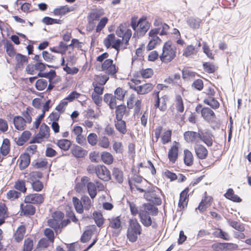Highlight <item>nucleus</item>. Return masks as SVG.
<instances>
[{
    "label": "nucleus",
    "mask_w": 251,
    "mask_h": 251,
    "mask_svg": "<svg viewBox=\"0 0 251 251\" xmlns=\"http://www.w3.org/2000/svg\"><path fill=\"white\" fill-rule=\"evenodd\" d=\"M33 246V240L30 238H27L24 241L23 251H31Z\"/></svg>",
    "instance_id": "54"
},
{
    "label": "nucleus",
    "mask_w": 251,
    "mask_h": 251,
    "mask_svg": "<svg viewBox=\"0 0 251 251\" xmlns=\"http://www.w3.org/2000/svg\"><path fill=\"white\" fill-rule=\"evenodd\" d=\"M56 144L62 150L64 151H68L71 146V142L67 139H61L57 141Z\"/></svg>",
    "instance_id": "33"
},
{
    "label": "nucleus",
    "mask_w": 251,
    "mask_h": 251,
    "mask_svg": "<svg viewBox=\"0 0 251 251\" xmlns=\"http://www.w3.org/2000/svg\"><path fill=\"white\" fill-rule=\"evenodd\" d=\"M16 61L15 68L16 69H22L24 64L28 62V57L21 53H17L15 56Z\"/></svg>",
    "instance_id": "17"
},
{
    "label": "nucleus",
    "mask_w": 251,
    "mask_h": 251,
    "mask_svg": "<svg viewBox=\"0 0 251 251\" xmlns=\"http://www.w3.org/2000/svg\"><path fill=\"white\" fill-rule=\"evenodd\" d=\"M6 50L8 55L10 57H13L16 54L13 46L10 43H6Z\"/></svg>",
    "instance_id": "62"
},
{
    "label": "nucleus",
    "mask_w": 251,
    "mask_h": 251,
    "mask_svg": "<svg viewBox=\"0 0 251 251\" xmlns=\"http://www.w3.org/2000/svg\"><path fill=\"white\" fill-rule=\"evenodd\" d=\"M108 19L107 17L102 18L96 26V32L100 33L101 30L108 23Z\"/></svg>",
    "instance_id": "47"
},
{
    "label": "nucleus",
    "mask_w": 251,
    "mask_h": 251,
    "mask_svg": "<svg viewBox=\"0 0 251 251\" xmlns=\"http://www.w3.org/2000/svg\"><path fill=\"white\" fill-rule=\"evenodd\" d=\"M31 185L33 190L37 192L41 191L43 188V184L39 180L32 179Z\"/></svg>",
    "instance_id": "49"
},
{
    "label": "nucleus",
    "mask_w": 251,
    "mask_h": 251,
    "mask_svg": "<svg viewBox=\"0 0 251 251\" xmlns=\"http://www.w3.org/2000/svg\"><path fill=\"white\" fill-rule=\"evenodd\" d=\"M195 151L196 154L199 159H204L207 157L208 151L203 146L196 144L195 146Z\"/></svg>",
    "instance_id": "15"
},
{
    "label": "nucleus",
    "mask_w": 251,
    "mask_h": 251,
    "mask_svg": "<svg viewBox=\"0 0 251 251\" xmlns=\"http://www.w3.org/2000/svg\"><path fill=\"white\" fill-rule=\"evenodd\" d=\"M21 195V193L14 190L9 191L7 193V198L8 199L14 200L18 199Z\"/></svg>",
    "instance_id": "56"
},
{
    "label": "nucleus",
    "mask_w": 251,
    "mask_h": 251,
    "mask_svg": "<svg viewBox=\"0 0 251 251\" xmlns=\"http://www.w3.org/2000/svg\"><path fill=\"white\" fill-rule=\"evenodd\" d=\"M204 102L209 105L212 108L217 109L219 106V103L215 99L210 97L204 100Z\"/></svg>",
    "instance_id": "44"
},
{
    "label": "nucleus",
    "mask_w": 251,
    "mask_h": 251,
    "mask_svg": "<svg viewBox=\"0 0 251 251\" xmlns=\"http://www.w3.org/2000/svg\"><path fill=\"white\" fill-rule=\"evenodd\" d=\"M91 234L92 232L91 230H87L85 231L81 237V242L83 243L88 242L91 238Z\"/></svg>",
    "instance_id": "63"
},
{
    "label": "nucleus",
    "mask_w": 251,
    "mask_h": 251,
    "mask_svg": "<svg viewBox=\"0 0 251 251\" xmlns=\"http://www.w3.org/2000/svg\"><path fill=\"white\" fill-rule=\"evenodd\" d=\"M197 50L195 47L193 45H189L184 50L183 52V55L188 57H190L192 55H195L196 54Z\"/></svg>",
    "instance_id": "39"
},
{
    "label": "nucleus",
    "mask_w": 251,
    "mask_h": 251,
    "mask_svg": "<svg viewBox=\"0 0 251 251\" xmlns=\"http://www.w3.org/2000/svg\"><path fill=\"white\" fill-rule=\"evenodd\" d=\"M100 111H99V112L96 111V112L95 111H87V112L85 116V117L88 119H96L100 117Z\"/></svg>",
    "instance_id": "59"
},
{
    "label": "nucleus",
    "mask_w": 251,
    "mask_h": 251,
    "mask_svg": "<svg viewBox=\"0 0 251 251\" xmlns=\"http://www.w3.org/2000/svg\"><path fill=\"white\" fill-rule=\"evenodd\" d=\"M153 85L151 83H146L140 85L138 88L139 94L144 95L150 92L153 89Z\"/></svg>",
    "instance_id": "37"
},
{
    "label": "nucleus",
    "mask_w": 251,
    "mask_h": 251,
    "mask_svg": "<svg viewBox=\"0 0 251 251\" xmlns=\"http://www.w3.org/2000/svg\"><path fill=\"white\" fill-rule=\"evenodd\" d=\"M98 136L94 133H90L87 137V140L91 146H95L97 143Z\"/></svg>",
    "instance_id": "60"
},
{
    "label": "nucleus",
    "mask_w": 251,
    "mask_h": 251,
    "mask_svg": "<svg viewBox=\"0 0 251 251\" xmlns=\"http://www.w3.org/2000/svg\"><path fill=\"white\" fill-rule=\"evenodd\" d=\"M47 66L49 68H55L53 66L47 65L42 63V62H36L34 64V68L35 69V70L38 71L41 73L45 70Z\"/></svg>",
    "instance_id": "55"
},
{
    "label": "nucleus",
    "mask_w": 251,
    "mask_h": 251,
    "mask_svg": "<svg viewBox=\"0 0 251 251\" xmlns=\"http://www.w3.org/2000/svg\"><path fill=\"white\" fill-rule=\"evenodd\" d=\"M62 22V21L61 20L52 19L49 17H45L42 19V22L47 25H50L54 24H61Z\"/></svg>",
    "instance_id": "48"
},
{
    "label": "nucleus",
    "mask_w": 251,
    "mask_h": 251,
    "mask_svg": "<svg viewBox=\"0 0 251 251\" xmlns=\"http://www.w3.org/2000/svg\"><path fill=\"white\" fill-rule=\"evenodd\" d=\"M25 232V227L24 226L22 225L20 226L17 230L16 231L15 234H14V238L15 240L18 242H21L24 236V235Z\"/></svg>",
    "instance_id": "30"
},
{
    "label": "nucleus",
    "mask_w": 251,
    "mask_h": 251,
    "mask_svg": "<svg viewBox=\"0 0 251 251\" xmlns=\"http://www.w3.org/2000/svg\"><path fill=\"white\" fill-rule=\"evenodd\" d=\"M102 15L103 13L100 10L97 9L93 10L89 13L87 16V21L95 23V21H98Z\"/></svg>",
    "instance_id": "22"
},
{
    "label": "nucleus",
    "mask_w": 251,
    "mask_h": 251,
    "mask_svg": "<svg viewBox=\"0 0 251 251\" xmlns=\"http://www.w3.org/2000/svg\"><path fill=\"white\" fill-rule=\"evenodd\" d=\"M88 193L91 199H93L97 195V189L95 184L93 182H88L87 185Z\"/></svg>",
    "instance_id": "41"
},
{
    "label": "nucleus",
    "mask_w": 251,
    "mask_h": 251,
    "mask_svg": "<svg viewBox=\"0 0 251 251\" xmlns=\"http://www.w3.org/2000/svg\"><path fill=\"white\" fill-rule=\"evenodd\" d=\"M176 110H184L183 100L180 95H176L174 103Z\"/></svg>",
    "instance_id": "51"
},
{
    "label": "nucleus",
    "mask_w": 251,
    "mask_h": 251,
    "mask_svg": "<svg viewBox=\"0 0 251 251\" xmlns=\"http://www.w3.org/2000/svg\"><path fill=\"white\" fill-rule=\"evenodd\" d=\"M14 188L24 193L26 192L27 190L25 187V181L23 180H18L16 181L14 185Z\"/></svg>",
    "instance_id": "43"
},
{
    "label": "nucleus",
    "mask_w": 251,
    "mask_h": 251,
    "mask_svg": "<svg viewBox=\"0 0 251 251\" xmlns=\"http://www.w3.org/2000/svg\"><path fill=\"white\" fill-rule=\"evenodd\" d=\"M178 148L176 146H173L168 152V158L170 162L175 163L178 157Z\"/></svg>",
    "instance_id": "26"
},
{
    "label": "nucleus",
    "mask_w": 251,
    "mask_h": 251,
    "mask_svg": "<svg viewBox=\"0 0 251 251\" xmlns=\"http://www.w3.org/2000/svg\"><path fill=\"white\" fill-rule=\"evenodd\" d=\"M103 100L111 109L116 108V110H125L126 109V106L119 102L116 96L112 94H105L104 95Z\"/></svg>",
    "instance_id": "4"
},
{
    "label": "nucleus",
    "mask_w": 251,
    "mask_h": 251,
    "mask_svg": "<svg viewBox=\"0 0 251 251\" xmlns=\"http://www.w3.org/2000/svg\"><path fill=\"white\" fill-rule=\"evenodd\" d=\"M158 213V209L157 207L149 203L143 204L139 210V214L151 215L153 216H156Z\"/></svg>",
    "instance_id": "6"
},
{
    "label": "nucleus",
    "mask_w": 251,
    "mask_h": 251,
    "mask_svg": "<svg viewBox=\"0 0 251 251\" xmlns=\"http://www.w3.org/2000/svg\"><path fill=\"white\" fill-rule=\"evenodd\" d=\"M189 188L187 187L183 190L180 194L179 200L178 202V206L180 208H184L185 206L187 205L188 202Z\"/></svg>",
    "instance_id": "14"
},
{
    "label": "nucleus",
    "mask_w": 251,
    "mask_h": 251,
    "mask_svg": "<svg viewBox=\"0 0 251 251\" xmlns=\"http://www.w3.org/2000/svg\"><path fill=\"white\" fill-rule=\"evenodd\" d=\"M20 206L24 215H33L35 213V207L29 203L24 206L23 204H21Z\"/></svg>",
    "instance_id": "20"
},
{
    "label": "nucleus",
    "mask_w": 251,
    "mask_h": 251,
    "mask_svg": "<svg viewBox=\"0 0 251 251\" xmlns=\"http://www.w3.org/2000/svg\"><path fill=\"white\" fill-rule=\"evenodd\" d=\"M81 201L84 208L88 210L92 206V201L90 198L87 196H83L81 197Z\"/></svg>",
    "instance_id": "50"
},
{
    "label": "nucleus",
    "mask_w": 251,
    "mask_h": 251,
    "mask_svg": "<svg viewBox=\"0 0 251 251\" xmlns=\"http://www.w3.org/2000/svg\"><path fill=\"white\" fill-rule=\"evenodd\" d=\"M126 91L120 87L117 88L114 91V94L117 100L121 101L123 100L125 95Z\"/></svg>",
    "instance_id": "52"
},
{
    "label": "nucleus",
    "mask_w": 251,
    "mask_h": 251,
    "mask_svg": "<svg viewBox=\"0 0 251 251\" xmlns=\"http://www.w3.org/2000/svg\"><path fill=\"white\" fill-rule=\"evenodd\" d=\"M158 191H157L156 192L150 193V195H148V196H150L149 197L144 198L147 201L152 202L153 204L157 205H159L162 203V200L159 196L156 194Z\"/></svg>",
    "instance_id": "28"
},
{
    "label": "nucleus",
    "mask_w": 251,
    "mask_h": 251,
    "mask_svg": "<svg viewBox=\"0 0 251 251\" xmlns=\"http://www.w3.org/2000/svg\"><path fill=\"white\" fill-rule=\"evenodd\" d=\"M45 236L50 240V243H53L54 240V234L53 230L50 228H46L44 231Z\"/></svg>",
    "instance_id": "61"
},
{
    "label": "nucleus",
    "mask_w": 251,
    "mask_h": 251,
    "mask_svg": "<svg viewBox=\"0 0 251 251\" xmlns=\"http://www.w3.org/2000/svg\"><path fill=\"white\" fill-rule=\"evenodd\" d=\"M43 195L40 194H31L26 196L25 199V202L27 203L40 204L44 202Z\"/></svg>",
    "instance_id": "8"
},
{
    "label": "nucleus",
    "mask_w": 251,
    "mask_h": 251,
    "mask_svg": "<svg viewBox=\"0 0 251 251\" xmlns=\"http://www.w3.org/2000/svg\"><path fill=\"white\" fill-rule=\"evenodd\" d=\"M73 202L76 211L81 214L83 212V206L81 200L80 201L77 198L74 197L73 198Z\"/></svg>",
    "instance_id": "35"
},
{
    "label": "nucleus",
    "mask_w": 251,
    "mask_h": 251,
    "mask_svg": "<svg viewBox=\"0 0 251 251\" xmlns=\"http://www.w3.org/2000/svg\"><path fill=\"white\" fill-rule=\"evenodd\" d=\"M227 223L230 226L240 232H243L245 230V227L243 224L237 221H232L230 219L227 220Z\"/></svg>",
    "instance_id": "36"
},
{
    "label": "nucleus",
    "mask_w": 251,
    "mask_h": 251,
    "mask_svg": "<svg viewBox=\"0 0 251 251\" xmlns=\"http://www.w3.org/2000/svg\"><path fill=\"white\" fill-rule=\"evenodd\" d=\"M159 93V91H156L154 92L153 94L155 100L154 107L155 108H158L159 110H165L167 108L166 102L168 100V97L165 95L160 98Z\"/></svg>",
    "instance_id": "7"
},
{
    "label": "nucleus",
    "mask_w": 251,
    "mask_h": 251,
    "mask_svg": "<svg viewBox=\"0 0 251 251\" xmlns=\"http://www.w3.org/2000/svg\"><path fill=\"white\" fill-rule=\"evenodd\" d=\"M97 176L100 179L107 181L111 179L110 173L104 165L97 166Z\"/></svg>",
    "instance_id": "9"
},
{
    "label": "nucleus",
    "mask_w": 251,
    "mask_h": 251,
    "mask_svg": "<svg viewBox=\"0 0 251 251\" xmlns=\"http://www.w3.org/2000/svg\"><path fill=\"white\" fill-rule=\"evenodd\" d=\"M200 133L195 131H187L184 133V140L187 143H195L198 144L200 142Z\"/></svg>",
    "instance_id": "10"
},
{
    "label": "nucleus",
    "mask_w": 251,
    "mask_h": 251,
    "mask_svg": "<svg viewBox=\"0 0 251 251\" xmlns=\"http://www.w3.org/2000/svg\"><path fill=\"white\" fill-rule=\"evenodd\" d=\"M109 221V226L113 229H121L122 222L120 216L112 217L108 219Z\"/></svg>",
    "instance_id": "25"
},
{
    "label": "nucleus",
    "mask_w": 251,
    "mask_h": 251,
    "mask_svg": "<svg viewBox=\"0 0 251 251\" xmlns=\"http://www.w3.org/2000/svg\"><path fill=\"white\" fill-rule=\"evenodd\" d=\"M184 162L187 166H191L193 164L194 157L192 152L187 149L184 151Z\"/></svg>",
    "instance_id": "27"
},
{
    "label": "nucleus",
    "mask_w": 251,
    "mask_h": 251,
    "mask_svg": "<svg viewBox=\"0 0 251 251\" xmlns=\"http://www.w3.org/2000/svg\"><path fill=\"white\" fill-rule=\"evenodd\" d=\"M203 67L204 71L208 73H213L216 70V68L213 64L207 62L203 63Z\"/></svg>",
    "instance_id": "58"
},
{
    "label": "nucleus",
    "mask_w": 251,
    "mask_h": 251,
    "mask_svg": "<svg viewBox=\"0 0 251 251\" xmlns=\"http://www.w3.org/2000/svg\"><path fill=\"white\" fill-rule=\"evenodd\" d=\"M50 127L45 123L41 125L39 134L44 138H48L49 137Z\"/></svg>",
    "instance_id": "40"
},
{
    "label": "nucleus",
    "mask_w": 251,
    "mask_h": 251,
    "mask_svg": "<svg viewBox=\"0 0 251 251\" xmlns=\"http://www.w3.org/2000/svg\"><path fill=\"white\" fill-rule=\"evenodd\" d=\"M75 9V8L74 6H62L55 8L53 10V13L56 16H62L67 13L74 11Z\"/></svg>",
    "instance_id": "18"
},
{
    "label": "nucleus",
    "mask_w": 251,
    "mask_h": 251,
    "mask_svg": "<svg viewBox=\"0 0 251 251\" xmlns=\"http://www.w3.org/2000/svg\"><path fill=\"white\" fill-rule=\"evenodd\" d=\"M137 25H139L137 32L140 36L145 35L150 27L149 23L146 21V19L143 18H141L139 20Z\"/></svg>",
    "instance_id": "13"
},
{
    "label": "nucleus",
    "mask_w": 251,
    "mask_h": 251,
    "mask_svg": "<svg viewBox=\"0 0 251 251\" xmlns=\"http://www.w3.org/2000/svg\"><path fill=\"white\" fill-rule=\"evenodd\" d=\"M186 23L190 28L196 29L200 27L201 20L198 18L190 17L187 19Z\"/></svg>",
    "instance_id": "23"
},
{
    "label": "nucleus",
    "mask_w": 251,
    "mask_h": 251,
    "mask_svg": "<svg viewBox=\"0 0 251 251\" xmlns=\"http://www.w3.org/2000/svg\"><path fill=\"white\" fill-rule=\"evenodd\" d=\"M73 155L76 158H83L87 154V151L79 146L74 145L71 149Z\"/></svg>",
    "instance_id": "16"
},
{
    "label": "nucleus",
    "mask_w": 251,
    "mask_h": 251,
    "mask_svg": "<svg viewBox=\"0 0 251 251\" xmlns=\"http://www.w3.org/2000/svg\"><path fill=\"white\" fill-rule=\"evenodd\" d=\"M49 226L55 230L60 228L61 225L59 224V222L54 219H49L48 221Z\"/></svg>",
    "instance_id": "64"
},
{
    "label": "nucleus",
    "mask_w": 251,
    "mask_h": 251,
    "mask_svg": "<svg viewBox=\"0 0 251 251\" xmlns=\"http://www.w3.org/2000/svg\"><path fill=\"white\" fill-rule=\"evenodd\" d=\"M151 215L143 214H139L141 222L145 226L149 227L151 226L152 228L156 229L158 225L155 222L152 221Z\"/></svg>",
    "instance_id": "11"
},
{
    "label": "nucleus",
    "mask_w": 251,
    "mask_h": 251,
    "mask_svg": "<svg viewBox=\"0 0 251 251\" xmlns=\"http://www.w3.org/2000/svg\"><path fill=\"white\" fill-rule=\"evenodd\" d=\"M201 112V116L208 122H213L215 120V115L213 111H196Z\"/></svg>",
    "instance_id": "32"
},
{
    "label": "nucleus",
    "mask_w": 251,
    "mask_h": 251,
    "mask_svg": "<svg viewBox=\"0 0 251 251\" xmlns=\"http://www.w3.org/2000/svg\"><path fill=\"white\" fill-rule=\"evenodd\" d=\"M31 135V133L30 131L28 130L24 131L16 141L17 144L18 146H23L29 139Z\"/></svg>",
    "instance_id": "31"
},
{
    "label": "nucleus",
    "mask_w": 251,
    "mask_h": 251,
    "mask_svg": "<svg viewBox=\"0 0 251 251\" xmlns=\"http://www.w3.org/2000/svg\"><path fill=\"white\" fill-rule=\"evenodd\" d=\"M154 25L157 26L155 28L160 29L159 35L160 36L167 35L170 26L162 22L160 19H156L154 22Z\"/></svg>",
    "instance_id": "12"
},
{
    "label": "nucleus",
    "mask_w": 251,
    "mask_h": 251,
    "mask_svg": "<svg viewBox=\"0 0 251 251\" xmlns=\"http://www.w3.org/2000/svg\"><path fill=\"white\" fill-rule=\"evenodd\" d=\"M101 158L102 161L108 165L112 163L113 161V156L109 152L103 151L101 154Z\"/></svg>",
    "instance_id": "38"
},
{
    "label": "nucleus",
    "mask_w": 251,
    "mask_h": 251,
    "mask_svg": "<svg viewBox=\"0 0 251 251\" xmlns=\"http://www.w3.org/2000/svg\"><path fill=\"white\" fill-rule=\"evenodd\" d=\"M47 80L44 79H39L37 80L35 87L39 91H42L44 90L47 86Z\"/></svg>",
    "instance_id": "45"
},
{
    "label": "nucleus",
    "mask_w": 251,
    "mask_h": 251,
    "mask_svg": "<svg viewBox=\"0 0 251 251\" xmlns=\"http://www.w3.org/2000/svg\"><path fill=\"white\" fill-rule=\"evenodd\" d=\"M93 215L97 226L99 227L102 226L104 223V219L102 214L98 211H94Z\"/></svg>",
    "instance_id": "34"
},
{
    "label": "nucleus",
    "mask_w": 251,
    "mask_h": 251,
    "mask_svg": "<svg viewBox=\"0 0 251 251\" xmlns=\"http://www.w3.org/2000/svg\"><path fill=\"white\" fill-rule=\"evenodd\" d=\"M109 79V77L107 75H97L96 80L98 85L103 86L107 82Z\"/></svg>",
    "instance_id": "57"
},
{
    "label": "nucleus",
    "mask_w": 251,
    "mask_h": 251,
    "mask_svg": "<svg viewBox=\"0 0 251 251\" xmlns=\"http://www.w3.org/2000/svg\"><path fill=\"white\" fill-rule=\"evenodd\" d=\"M19 167L20 170H23L28 167L30 162V156L28 154L24 153L20 156Z\"/></svg>",
    "instance_id": "21"
},
{
    "label": "nucleus",
    "mask_w": 251,
    "mask_h": 251,
    "mask_svg": "<svg viewBox=\"0 0 251 251\" xmlns=\"http://www.w3.org/2000/svg\"><path fill=\"white\" fill-rule=\"evenodd\" d=\"M213 138L214 136L212 134L209 132L200 133V141H202L208 147L212 146Z\"/></svg>",
    "instance_id": "19"
},
{
    "label": "nucleus",
    "mask_w": 251,
    "mask_h": 251,
    "mask_svg": "<svg viewBox=\"0 0 251 251\" xmlns=\"http://www.w3.org/2000/svg\"><path fill=\"white\" fill-rule=\"evenodd\" d=\"M112 176L119 183H122L124 180L123 172L118 168H114L112 170Z\"/></svg>",
    "instance_id": "29"
},
{
    "label": "nucleus",
    "mask_w": 251,
    "mask_h": 251,
    "mask_svg": "<svg viewBox=\"0 0 251 251\" xmlns=\"http://www.w3.org/2000/svg\"><path fill=\"white\" fill-rule=\"evenodd\" d=\"M142 228L136 220H131L127 230V237L131 242H135L138 235L141 234Z\"/></svg>",
    "instance_id": "2"
},
{
    "label": "nucleus",
    "mask_w": 251,
    "mask_h": 251,
    "mask_svg": "<svg viewBox=\"0 0 251 251\" xmlns=\"http://www.w3.org/2000/svg\"><path fill=\"white\" fill-rule=\"evenodd\" d=\"M176 48L171 42H166L163 45L160 59L164 63H169L176 56Z\"/></svg>",
    "instance_id": "1"
},
{
    "label": "nucleus",
    "mask_w": 251,
    "mask_h": 251,
    "mask_svg": "<svg viewBox=\"0 0 251 251\" xmlns=\"http://www.w3.org/2000/svg\"><path fill=\"white\" fill-rule=\"evenodd\" d=\"M37 76L48 78L49 81H52V79L56 76V72L54 70H51L48 73H41L38 74Z\"/></svg>",
    "instance_id": "42"
},
{
    "label": "nucleus",
    "mask_w": 251,
    "mask_h": 251,
    "mask_svg": "<svg viewBox=\"0 0 251 251\" xmlns=\"http://www.w3.org/2000/svg\"><path fill=\"white\" fill-rule=\"evenodd\" d=\"M31 111H24L23 117L18 116L14 117L13 119V123L15 128L19 130H23L26 126L25 123H30L32 118L30 116Z\"/></svg>",
    "instance_id": "3"
},
{
    "label": "nucleus",
    "mask_w": 251,
    "mask_h": 251,
    "mask_svg": "<svg viewBox=\"0 0 251 251\" xmlns=\"http://www.w3.org/2000/svg\"><path fill=\"white\" fill-rule=\"evenodd\" d=\"M113 63L112 59H106L101 65V70L105 72L108 75H115L118 68Z\"/></svg>",
    "instance_id": "5"
},
{
    "label": "nucleus",
    "mask_w": 251,
    "mask_h": 251,
    "mask_svg": "<svg viewBox=\"0 0 251 251\" xmlns=\"http://www.w3.org/2000/svg\"><path fill=\"white\" fill-rule=\"evenodd\" d=\"M115 38V36L114 34H109L104 40L103 43L104 46L107 48H109L110 47H111L113 43L114 42Z\"/></svg>",
    "instance_id": "53"
},
{
    "label": "nucleus",
    "mask_w": 251,
    "mask_h": 251,
    "mask_svg": "<svg viewBox=\"0 0 251 251\" xmlns=\"http://www.w3.org/2000/svg\"><path fill=\"white\" fill-rule=\"evenodd\" d=\"M159 28H153L151 29L149 33V35L150 38V40L160 44L162 42L161 39L157 36L160 33Z\"/></svg>",
    "instance_id": "24"
},
{
    "label": "nucleus",
    "mask_w": 251,
    "mask_h": 251,
    "mask_svg": "<svg viewBox=\"0 0 251 251\" xmlns=\"http://www.w3.org/2000/svg\"><path fill=\"white\" fill-rule=\"evenodd\" d=\"M116 129L121 133L125 134L126 132V124L124 121H117L115 124Z\"/></svg>",
    "instance_id": "46"
}]
</instances>
